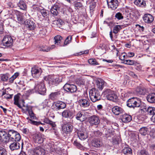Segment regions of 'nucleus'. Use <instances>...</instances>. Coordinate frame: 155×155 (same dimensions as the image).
Here are the masks:
<instances>
[{
  "instance_id": "obj_26",
  "label": "nucleus",
  "mask_w": 155,
  "mask_h": 155,
  "mask_svg": "<svg viewBox=\"0 0 155 155\" xmlns=\"http://www.w3.org/2000/svg\"><path fill=\"white\" fill-rule=\"evenodd\" d=\"M113 113L115 115H118L120 114L123 113L124 110L121 107L117 106L113 107L112 109Z\"/></svg>"
},
{
  "instance_id": "obj_55",
  "label": "nucleus",
  "mask_w": 155,
  "mask_h": 155,
  "mask_svg": "<svg viewBox=\"0 0 155 155\" xmlns=\"http://www.w3.org/2000/svg\"><path fill=\"white\" fill-rule=\"evenodd\" d=\"M94 134L95 136H99L102 134L101 133L99 132L98 130L94 131Z\"/></svg>"
},
{
  "instance_id": "obj_39",
  "label": "nucleus",
  "mask_w": 155,
  "mask_h": 155,
  "mask_svg": "<svg viewBox=\"0 0 155 155\" xmlns=\"http://www.w3.org/2000/svg\"><path fill=\"white\" fill-rule=\"evenodd\" d=\"M19 96L18 95H15L14 97V104L16 105L18 107L20 108H21V106L18 102L19 99Z\"/></svg>"
},
{
  "instance_id": "obj_17",
  "label": "nucleus",
  "mask_w": 155,
  "mask_h": 155,
  "mask_svg": "<svg viewBox=\"0 0 155 155\" xmlns=\"http://www.w3.org/2000/svg\"><path fill=\"white\" fill-rule=\"evenodd\" d=\"M96 83L97 88L101 91L104 88L105 82L102 79L98 78L96 80Z\"/></svg>"
},
{
  "instance_id": "obj_51",
  "label": "nucleus",
  "mask_w": 155,
  "mask_h": 155,
  "mask_svg": "<svg viewBox=\"0 0 155 155\" xmlns=\"http://www.w3.org/2000/svg\"><path fill=\"white\" fill-rule=\"evenodd\" d=\"M5 150L3 147H0V155H5Z\"/></svg>"
},
{
  "instance_id": "obj_60",
  "label": "nucleus",
  "mask_w": 155,
  "mask_h": 155,
  "mask_svg": "<svg viewBox=\"0 0 155 155\" xmlns=\"http://www.w3.org/2000/svg\"><path fill=\"white\" fill-rule=\"evenodd\" d=\"M126 53H122V55L120 56V59L122 60H124L125 59L126 56Z\"/></svg>"
},
{
  "instance_id": "obj_52",
  "label": "nucleus",
  "mask_w": 155,
  "mask_h": 155,
  "mask_svg": "<svg viewBox=\"0 0 155 155\" xmlns=\"http://www.w3.org/2000/svg\"><path fill=\"white\" fill-rule=\"evenodd\" d=\"M73 144L78 148H81L82 147V146L81 144L77 141H74L73 143Z\"/></svg>"
},
{
  "instance_id": "obj_48",
  "label": "nucleus",
  "mask_w": 155,
  "mask_h": 155,
  "mask_svg": "<svg viewBox=\"0 0 155 155\" xmlns=\"http://www.w3.org/2000/svg\"><path fill=\"white\" fill-rule=\"evenodd\" d=\"M88 62L91 64L98 65L99 64L94 59H90L88 61Z\"/></svg>"
},
{
  "instance_id": "obj_42",
  "label": "nucleus",
  "mask_w": 155,
  "mask_h": 155,
  "mask_svg": "<svg viewBox=\"0 0 155 155\" xmlns=\"http://www.w3.org/2000/svg\"><path fill=\"white\" fill-rule=\"evenodd\" d=\"M19 74L18 73H15L11 77H10L9 79V81L10 83H12L13 82L14 80L19 75Z\"/></svg>"
},
{
  "instance_id": "obj_47",
  "label": "nucleus",
  "mask_w": 155,
  "mask_h": 155,
  "mask_svg": "<svg viewBox=\"0 0 155 155\" xmlns=\"http://www.w3.org/2000/svg\"><path fill=\"white\" fill-rule=\"evenodd\" d=\"M115 16V17L118 20L122 19L124 18V17L122 15V14L120 12H118L116 13Z\"/></svg>"
},
{
  "instance_id": "obj_61",
  "label": "nucleus",
  "mask_w": 155,
  "mask_h": 155,
  "mask_svg": "<svg viewBox=\"0 0 155 155\" xmlns=\"http://www.w3.org/2000/svg\"><path fill=\"white\" fill-rule=\"evenodd\" d=\"M129 74L130 75L132 76L134 78H136L137 77V75L132 72H130L129 73Z\"/></svg>"
},
{
  "instance_id": "obj_1",
  "label": "nucleus",
  "mask_w": 155,
  "mask_h": 155,
  "mask_svg": "<svg viewBox=\"0 0 155 155\" xmlns=\"http://www.w3.org/2000/svg\"><path fill=\"white\" fill-rule=\"evenodd\" d=\"M45 80L48 81L51 85H56L62 81L61 77L53 75H49L44 77Z\"/></svg>"
},
{
  "instance_id": "obj_29",
  "label": "nucleus",
  "mask_w": 155,
  "mask_h": 155,
  "mask_svg": "<svg viewBox=\"0 0 155 155\" xmlns=\"http://www.w3.org/2000/svg\"><path fill=\"white\" fill-rule=\"evenodd\" d=\"M121 119L123 122L127 123L131 120L132 117L131 116L125 114L122 116Z\"/></svg>"
},
{
  "instance_id": "obj_25",
  "label": "nucleus",
  "mask_w": 155,
  "mask_h": 155,
  "mask_svg": "<svg viewBox=\"0 0 155 155\" xmlns=\"http://www.w3.org/2000/svg\"><path fill=\"white\" fill-rule=\"evenodd\" d=\"M61 93L60 91H58L54 92H52L49 95V98L52 100L57 99L59 98Z\"/></svg>"
},
{
  "instance_id": "obj_59",
  "label": "nucleus",
  "mask_w": 155,
  "mask_h": 155,
  "mask_svg": "<svg viewBox=\"0 0 155 155\" xmlns=\"http://www.w3.org/2000/svg\"><path fill=\"white\" fill-rule=\"evenodd\" d=\"M44 122L46 124H50L52 121H51L47 118H46L45 119Z\"/></svg>"
},
{
  "instance_id": "obj_6",
  "label": "nucleus",
  "mask_w": 155,
  "mask_h": 155,
  "mask_svg": "<svg viewBox=\"0 0 155 155\" xmlns=\"http://www.w3.org/2000/svg\"><path fill=\"white\" fill-rule=\"evenodd\" d=\"M34 89L35 91L42 95H45L46 92V89L43 81L37 83Z\"/></svg>"
},
{
  "instance_id": "obj_3",
  "label": "nucleus",
  "mask_w": 155,
  "mask_h": 155,
  "mask_svg": "<svg viewBox=\"0 0 155 155\" xmlns=\"http://www.w3.org/2000/svg\"><path fill=\"white\" fill-rule=\"evenodd\" d=\"M103 94L107 99L113 102H116L117 99V97L114 92L110 89H107L103 92Z\"/></svg>"
},
{
  "instance_id": "obj_31",
  "label": "nucleus",
  "mask_w": 155,
  "mask_h": 155,
  "mask_svg": "<svg viewBox=\"0 0 155 155\" xmlns=\"http://www.w3.org/2000/svg\"><path fill=\"white\" fill-rule=\"evenodd\" d=\"M9 147L12 150L18 149L20 148V144L18 143L15 141L10 144Z\"/></svg>"
},
{
  "instance_id": "obj_2",
  "label": "nucleus",
  "mask_w": 155,
  "mask_h": 155,
  "mask_svg": "<svg viewBox=\"0 0 155 155\" xmlns=\"http://www.w3.org/2000/svg\"><path fill=\"white\" fill-rule=\"evenodd\" d=\"M89 94L91 100L93 102L100 100L101 99L99 92L95 88L91 89L89 91Z\"/></svg>"
},
{
  "instance_id": "obj_18",
  "label": "nucleus",
  "mask_w": 155,
  "mask_h": 155,
  "mask_svg": "<svg viewBox=\"0 0 155 155\" xmlns=\"http://www.w3.org/2000/svg\"><path fill=\"white\" fill-rule=\"evenodd\" d=\"M34 152L36 155H44L45 150L42 147L38 146L34 149Z\"/></svg>"
},
{
  "instance_id": "obj_56",
  "label": "nucleus",
  "mask_w": 155,
  "mask_h": 155,
  "mask_svg": "<svg viewBox=\"0 0 155 155\" xmlns=\"http://www.w3.org/2000/svg\"><path fill=\"white\" fill-rule=\"evenodd\" d=\"M89 52V50H87L84 51H82L80 52L79 53V55H81L82 54H87Z\"/></svg>"
},
{
  "instance_id": "obj_33",
  "label": "nucleus",
  "mask_w": 155,
  "mask_h": 155,
  "mask_svg": "<svg viewBox=\"0 0 155 155\" xmlns=\"http://www.w3.org/2000/svg\"><path fill=\"white\" fill-rule=\"evenodd\" d=\"M18 6L20 8L23 10H26L27 8L26 3L22 0L20 1L18 4Z\"/></svg>"
},
{
  "instance_id": "obj_4",
  "label": "nucleus",
  "mask_w": 155,
  "mask_h": 155,
  "mask_svg": "<svg viewBox=\"0 0 155 155\" xmlns=\"http://www.w3.org/2000/svg\"><path fill=\"white\" fill-rule=\"evenodd\" d=\"M9 142L10 141H18L21 139L20 134L13 130H10L8 131Z\"/></svg>"
},
{
  "instance_id": "obj_54",
  "label": "nucleus",
  "mask_w": 155,
  "mask_h": 155,
  "mask_svg": "<svg viewBox=\"0 0 155 155\" xmlns=\"http://www.w3.org/2000/svg\"><path fill=\"white\" fill-rule=\"evenodd\" d=\"M141 155H149L148 153L145 150H142L140 152Z\"/></svg>"
},
{
  "instance_id": "obj_27",
  "label": "nucleus",
  "mask_w": 155,
  "mask_h": 155,
  "mask_svg": "<svg viewBox=\"0 0 155 155\" xmlns=\"http://www.w3.org/2000/svg\"><path fill=\"white\" fill-rule=\"evenodd\" d=\"M92 145L96 147H99L102 144V141L99 139L93 140L91 143Z\"/></svg>"
},
{
  "instance_id": "obj_30",
  "label": "nucleus",
  "mask_w": 155,
  "mask_h": 155,
  "mask_svg": "<svg viewBox=\"0 0 155 155\" xmlns=\"http://www.w3.org/2000/svg\"><path fill=\"white\" fill-rule=\"evenodd\" d=\"M78 136L81 140H84L88 137L87 133L86 131H79L78 132Z\"/></svg>"
},
{
  "instance_id": "obj_24",
  "label": "nucleus",
  "mask_w": 155,
  "mask_h": 155,
  "mask_svg": "<svg viewBox=\"0 0 155 155\" xmlns=\"http://www.w3.org/2000/svg\"><path fill=\"white\" fill-rule=\"evenodd\" d=\"M33 139L35 142L40 144L42 143L44 140L40 133L35 134L33 137Z\"/></svg>"
},
{
  "instance_id": "obj_36",
  "label": "nucleus",
  "mask_w": 155,
  "mask_h": 155,
  "mask_svg": "<svg viewBox=\"0 0 155 155\" xmlns=\"http://www.w3.org/2000/svg\"><path fill=\"white\" fill-rule=\"evenodd\" d=\"M148 114L154 116L155 115V107H149L147 110Z\"/></svg>"
},
{
  "instance_id": "obj_53",
  "label": "nucleus",
  "mask_w": 155,
  "mask_h": 155,
  "mask_svg": "<svg viewBox=\"0 0 155 155\" xmlns=\"http://www.w3.org/2000/svg\"><path fill=\"white\" fill-rule=\"evenodd\" d=\"M40 12L43 17H45L47 16V13L45 10L44 9H41L40 11Z\"/></svg>"
},
{
  "instance_id": "obj_12",
  "label": "nucleus",
  "mask_w": 155,
  "mask_h": 155,
  "mask_svg": "<svg viewBox=\"0 0 155 155\" xmlns=\"http://www.w3.org/2000/svg\"><path fill=\"white\" fill-rule=\"evenodd\" d=\"M2 42L5 45L8 47L12 45L13 40L10 36L6 35L4 37Z\"/></svg>"
},
{
  "instance_id": "obj_49",
  "label": "nucleus",
  "mask_w": 155,
  "mask_h": 155,
  "mask_svg": "<svg viewBox=\"0 0 155 155\" xmlns=\"http://www.w3.org/2000/svg\"><path fill=\"white\" fill-rule=\"evenodd\" d=\"M124 62L127 64L132 65L135 63V61L133 60H126L124 61Z\"/></svg>"
},
{
  "instance_id": "obj_40",
  "label": "nucleus",
  "mask_w": 155,
  "mask_h": 155,
  "mask_svg": "<svg viewBox=\"0 0 155 155\" xmlns=\"http://www.w3.org/2000/svg\"><path fill=\"white\" fill-rule=\"evenodd\" d=\"M121 29V26L119 25H116L114 26L113 32L114 34L117 33Z\"/></svg>"
},
{
  "instance_id": "obj_35",
  "label": "nucleus",
  "mask_w": 155,
  "mask_h": 155,
  "mask_svg": "<svg viewBox=\"0 0 155 155\" xmlns=\"http://www.w3.org/2000/svg\"><path fill=\"white\" fill-rule=\"evenodd\" d=\"M62 39V37L60 35H57L54 37V39L55 44L57 45H59Z\"/></svg>"
},
{
  "instance_id": "obj_13",
  "label": "nucleus",
  "mask_w": 155,
  "mask_h": 155,
  "mask_svg": "<svg viewBox=\"0 0 155 155\" xmlns=\"http://www.w3.org/2000/svg\"><path fill=\"white\" fill-rule=\"evenodd\" d=\"M0 140L3 143L9 142L8 134L4 130L0 131Z\"/></svg>"
},
{
  "instance_id": "obj_15",
  "label": "nucleus",
  "mask_w": 155,
  "mask_h": 155,
  "mask_svg": "<svg viewBox=\"0 0 155 155\" xmlns=\"http://www.w3.org/2000/svg\"><path fill=\"white\" fill-rule=\"evenodd\" d=\"M62 115L63 117L67 118H72L74 115V113L73 110L68 109L64 110L62 113Z\"/></svg>"
},
{
  "instance_id": "obj_8",
  "label": "nucleus",
  "mask_w": 155,
  "mask_h": 155,
  "mask_svg": "<svg viewBox=\"0 0 155 155\" xmlns=\"http://www.w3.org/2000/svg\"><path fill=\"white\" fill-rule=\"evenodd\" d=\"M66 104L64 102L61 101L55 102L53 105L54 109L56 111L64 109L66 107Z\"/></svg>"
},
{
  "instance_id": "obj_14",
  "label": "nucleus",
  "mask_w": 155,
  "mask_h": 155,
  "mask_svg": "<svg viewBox=\"0 0 155 155\" xmlns=\"http://www.w3.org/2000/svg\"><path fill=\"white\" fill-rule=\"evenodd\" d=\"M89 120L90 124L92 125H97L100 123V120L98 117L95 115L91 116Z\"/></svg>"
},
{
  "instance_id": "obj_10",
  "label": "nucleus",
  "mask_w": 155,
  "mask_h": 155,
  "mask_svg": "<svg viewBox=\"0 0 155 155\" xmlns=\"http://www.w3.org/2000/svg\"><path fill=\"white\" fill-rule=\"evenodd\" d=\"M64 89L66 91L71 93L74 92L77 90L76 86L74 84H66L64 86Z\"/></svg>"
},
{
  "instance_id": "obj_38",
  "label": "nucleus",
  "mask_w": 155,
  "mask_h": 155,
  "mask_svg": "<svg viewBox=\"0 0 155 155\" xmlns=\"http://www.w3.org/2000/svg\"><path fill=\"white\" fill-rule=\"evenodd\" d=\"M136 91L137 93L139 94L144 95L146 92L145 89L140 87H137Z\"/></svg>"
},
{
  "instance_id": "obj_16",
  "label": "nucleus",
  "mask_w": 155,
  "mask_h": 155,
  "mask_svg": "<svg viewBox=\"0 0 155 155\" xmlns=\"http://www.w3.org/2000/svg\"><path fill=\"white\" fill-rule=\"evenodd\" d=\"M32 75L34 78H38L41 73V68H32L31 70Z\"/></svg>"
},
{
  "instance_id": "obj_62",
  "label": "nucleus",
  "mask_w": 155,
  "mask_h": 155,
  "mask_svg": "<svg viewBox=\"0 0 155 155\" xmlns=\"http://www.w3.org/2000/svg\"><path fill=\"white\" fill-rule=\"evenodd\" d=\"M53 130L54 131H53V133L56 136H58V133L56 130H55V128H53Z\"/></svg>"
},
{
  "instance_id": "obj_43",
  "label": "nucleus",
  "mask_w": 155,
  "mask_h": 155,
  "mask_svg": "<svg viewBox=\"0 0 155 155\" xmlns=\"http://www.w3.org/2000/svg\"><path fill=\"white\" fill-rule=\"evenodd\" d=\"M123 152L124 154L127 155L132 153L131 149L129 147L124 148L123 150Z\"/></svg>"
},
{
  "instance_id": "obj_37",
  "label": "nucleus",
  "mask_w": 155,
  "mask_h": 155,
  "mask_svg": "<svg viewBox=\"0 0 155 155\" xmlns=\"http://www.w3.org/2000/svg\"><path fill=\"white\" fill-rule=\"evenodd\" d=\"M10 77V75L9 74L6 73L1 75V80L3 81L7 82L8 81V79Z\"/></svg>"
},
{
  "instance_id": "obj_50",
  "label": "nucleus",
  "mask_w": 155,
  "mask_h": 155,
  "mask_svg": "<svg viewBox=\"0 0 155 155\" xmlns=\"http://www.w3.org/2000/svg\"><path fill=\"white\" fill-rule=\"evenodd\" d=\"M46 32L47 30L45 28H42L40 30L39 34L41 35H45Z\"/></svg>"
},
{
  "instance_id": "obj_63",
  "label": "nucleus",
  "mask_w": 155,
  "mask_h": 155,
  "mask_svg": "<svg viewBox=\"0 0 155 155\" xmlns=\"http://www.w3.org/2000/svg\"><path fill=\"white\" fill-rule=\"evenodd\" d=\"M50 125L52 126L53 129L56 126V125L55 124V123L52 121L50 124Z\"/></svg>"
},
{
  "instance_id": "obj_58",
  "label": "nucleus",
  "mask_w": 155,
  "mask_h": 155,
  "mask_svg": "<svg viewBox=\"0 0 155 155\" xmlns=\"http://www.w3.org/2000/svg\"><path fill=\"white\" fill-rule=\"evenodd\" d=\"M134 55V54L133 52H128L127 54V56L129 57H133Z\"/></svg>"
},
{
  "instance_id": "obj_64",
  "label": "nucleus",
  "mask_w": 155,
  "mask_h": 155,
  "mask_svg": "<svg viewBox=\"0 0 155 155\" xmlns=\"http://www.w3.org/2000/svg\"><path fill=\"white\" fill-rule=\"evenodd\" d=\"M0 107L2 108L4 112L5 113H6L7 112V109H6L4 108L2 106H1Z\"/></svg>"
},
{
  "instance_id": "obj_21",
  "label": "nucleus",
  "mask_w": 155,
  "mask_h": 155,
  "mask_svg": "<svg viewBox=\"0 0 155 155\" xmlns=\"http://www.w3.org/2000/svg\"><path fill=\"white\" fill-rule=\"evenodd\" d=\"M78 103L80 106L83 107H88L90 105L88 100L87 98L80 99L78 101Z\"/></svg>"
},
{
  "instance_id": "obj_44",
  "label": "nucleus",
  "mask_w": 155,
  "mask_h": 155,
  "mask_svg": "<svg viewBox=\"0 0 155 155\" xmlns=\"http://www.w3.org/2000/svg\"><path fill=\"white\" fill-rule=\"evenodd\" d=\"M97 0H92L90 3V8L91 10H93L96 6Z\"/></svg>"
},
{
  "instance_id": "obj_45",
  "label": "nucleus",
  "mask_w": 155,
  "mask_h": 155,
  "mask_svg": "<svg viewBox=\"0 0 155 155\" xmlns=\"http://www.w3.org/2000/svg\"><path fill=\"white\" fill-rule=\"evenodd\" d=\"M72 39V37L71 36L69 35L68 36L64 41V44L65 45H67L69 44L71 42Z\"/></svg>"
},
{
  "instance_id": "obj_19",
  "label": "nucleus",
  "mask_w": 155,
  "mask_h": 155,
  "mask_svg": "<svg viewBox=\"0 0 155 155\" xmlns=\"http://www.w3.org/2000/svg\"><path fill=\"white\" fill-rule=\"evenodd\" d=\"M60 5L58 4H54L51 8V13L54 16H57L60 10Z\"/></svg>"
},
{
  "instance_id": "obj_32",
  "label": "nucleus",
  "mask_w": 155,
  "mask_h": 155,
  "mask_svg": "<svg viewBox=\"0 0 155 155\" xmlns=\"http://www.w3.org/2000/svg\"><path fill=\"white\" fill-rule=\"evenodd\" d=\"M134 3L138 6L142 7H145L146 5L145 2L143 0H136Z\"/></svg>"
},
{
  "instance_id": "obj_11",
  "label": "nucleus",
  "mask_w": 155,
  "mask_h": 155,
  "mask_svg": "<svg viewBox=\"0 0 155 155\" xmlns=\"http://www.w3.org/2000/svg\"><path fill=\"white\" fill-rule=\"evenodd\" d=\"M107 2L108 7L112 9H115L118 5L117 0H107Z\"/></svg>"
},
{
  "instance_id": "obj_20",
  "label": "nucleus",
  "mask_w": 155,
  "mask_h": 155,
  "mask_svg": "<svg viewBox=\"0 0 155 155\" xmlns=\"http://www.w3.org/2000/svg\"><path fill=\"white\" fill-rule=\"evenodd\" d=\"M153 16L150 14H147L144 15L143 17V19L145 22L147 23H150L153 20Z\"/></svg>"
},
{
  "instance_id": "obj_34",
  "label": "nucleus",
  "mask_w": 155,
  "mask_h": 155,
  "mask_svg": "<svg viewBox=\"0 0 155 155\" xmlns=\"http://www.w3.org/2000/svg\"><path fill=\"white\" fill-rule=\"evenodd\" d=\"M17 19L18 22L20 24L25 23L24 19L23 17L22 14L21 13L18 12L17 14Z\"/></svg>"
},
{
  "instance_id": "obj_46",
  "label": "nucleus",
  "mask_w": 155,
  "mask_h": 155,
  "mask_svg": "<svg viewBox=\"0 0 155 155\" xmlns=\"http://www.w3.org/2000/svg\"><path fill=\"white\" fill-rule=\"evenodd\" d=\"M74 6L77 9H78L82 6V4L81 3L79 2L76 1L74 2Z\"/></svg>"
},
{
  "instance_id": "obj_23",
  "label": "nucleus",
  "mask_w": 155,
  "mask_h": 155,
  "mask_svg": "<svg viewBox=\"0 0 155 155\" xmlns=\"http://www.w3.org/2000/svg\"><path fill=\"white\" fill-rule=\"evenodd\" d=\"M73 127V126L72 125L67 124L63 127V130L66 134H70L72 131Z\"/></svg>"
},
{
  "instance_id": "obj_22",
  "label": "nucleus",
  "mask_w": 155,
  "mask_h": 155,
  "mask_svg": "<svg viewBox=\"0 0 155 155\" xmlns=\"http://www.w3.org/2000/svg\"><path fill=\"white\" fill-rule=\"evenodd\" d=\"M25 24L30 30L34 29L36 26L35 23L31 20H26L25 21Z\"/></svg>"
},
{
  "instance_id": "obj_9",
  "label": "nucleus",
  "mask_w": 155,
  "mask_h": 155,
  "mask_svg": "<svg viewBox=\"0 0 155 155\" xmlns=\"http://www.w3.org/2000/svg\"><path fill=\"white\" fill-rule=\"evenodd\" d=\"M76 119L81 122L84 121L87 118L86 113L84 111H79L75 115Z\"/></svg>"
},
{
  "instance_id": "obj_7",
  "label": "nucleus",
  "mask_w": 155,
  "mask_h": 155,
  "mask_svg": "<svg viewBox=\"0 0 155 155\" xmlns=\"http://www.w3.org/2000/svg\"><path fill=\"white\" fill-rule=\"evenodd\" d=\"M127 103V106L130 107H139L141 104L139 100L137 97H134L129 99Z\"/></svg>"
},
{
  "instance_id": "obj_41",
  "label": "nucleus",
  "mask_w": 155,
  "mask_h": 155,
  "mask_svg": "<svg viewBox=\"0 0 155 155\" xmlns=\"http://www.w3.org/2000/svg\"><path fill=\"white\" fill-rule=\"evenodd\" d=\"M147 128L146 127H141L139 130L140 134L143 135H145L147 134Z\"/></svg>"
},
{
  "instance_id": "obj_57",
  "label": "nucleus",
  "mask_w": 155,
  "mask_h": 155,
  "mask_svg": "<svg viewBox=\"0 0 155 155\" xmlns=\"http://www.w3.org/2000/svg\"><path fill=\"white\" fill-rule=\"evenodd\" d=\"M13 95H11L9 94H6L4 96V97L6 99H11Z\"/></svg>"
},
{
  "instance_id": "obj_5",
  "label": "nucleus",
  "mask_w": 155,
  "mask_h": 155,
  "mask_svg": "<svg viewBox=\"0 0 155 155\" xmlns=\"http://www.w3.org/2000/svg\"><path fill=\"white\" fill-rule=\"evenodd\" d=\"M26 110L28 111V114L30 116V117H28L26 118V119L27 120L28 122L31 124L37 126L38 125L40 124H43L40 122H37L32 120V119H36V117L35 116V114L31 109L28 108L26 109Z\"/></svg>"
},
{
  "instance_id": "obj_28",
  "label": "nucleus",
  "mask_w": 155,
  "mask_h": 155,
  "mask_svg": "<svg viewBox=\"0 0 155 155\" xmlns=\"http://www.w3.org/2000/svg\"><path fill=\"white\" fill-rule=\"evenodd\" d=\"M147 101L151 103H155V93H153L149 94L147 96Z\"/></svg>"
}]
</instances>
